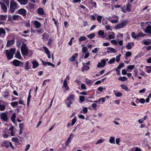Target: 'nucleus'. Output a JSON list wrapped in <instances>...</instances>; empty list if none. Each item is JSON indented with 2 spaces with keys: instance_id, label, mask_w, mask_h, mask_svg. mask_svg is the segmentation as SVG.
Here are the masks:
<instances>
[{
  "instance_id": "1",
  "label": "nucleus",
  "mask_w": 151,
  "mask_h": 151,
  "mask_svg": "<svg viewBox=\"0 0 151 151\" xmlns=\"http://www.w3.org/2000/svg\"><path fill=\"white\" fill-rule=\"evenodd\" d=\"M16 49L15 48H12L10 49V51L7 50H6V53L7 58L9 60L12 59L13 57L14 54L15 53Z\"/></svg>"
},
{
  "instance_id": "2",
  "label": "nucleus",
  "mask_w": 151,
  "mask_h": 151,
  "mask_svg": "<svg viewBox=\"0 0 151 151\" xmlns=\"http://www.w3.org/2000/svg\"><path fill=\"white\" fill-rule=\"evenodd\" d=\"M17 9V4L13 0H11L10 5V11L12 13H13L15 10Z\"/></svg>"
},
{
  "instance_id": "3",
  "label": "nucleus",
  "mask_w": 151,
  "mask_h": 151,
  "mask_svg": "<svg viewBox=\"0 0 151 151\" xmlns=\"http://www.w3.org/2000/svg\"><path fill=\"white\" fill-rule=\"evenodd\" d=\"M21 49L22 55H27L28 53V50L25 44L23 43Z\"/></svg>"
},
{
  "instance_id": "4",
  "label": "nucleus",
  "mask_w": 151,
  "mask_h": 151,
  "mask_svg": "<svg viewBox=\"0 0 151 151\" xmlns=\"http://www.w3.org/2000/svg\"><path fill=\"white\" fill-rule=\"evenodd\" d=\"M13 65L16 66L21 67L23 64V63L17 60H14L13 61Z\"/></svg>"
},
{
  "instance_id": "5",
  "label": "nucleus",
  "mask_w": 151,
  "mask_h": 151,
  "mask_svg": "<svg viewBox=\"0 0 151 151\" xmlns=\"http://www.w3.org/2000/svg\"><path fill=\"white\" fill-rule=\"evenodd\" d=\"M18 13L24 16H25L27 14V11L25 9L23 8L19 9L18 10Z\"/></svg>"
},
{
  "instance_id": "6",
  "label": "nucleus",
  "mask_w": 151,
  "mask_h": 151,
  "mask_svg": "<svg viewBox=\"0 0 151 151\" xmlns=\"http://www.w3.org/2000/svg\"><path fill=\"white\" fill-rule=\"evenodd\" d=\"M0 4L1 5V9L5 13H6L7 12V8L6 5L1 1H0Z\"/></svg>"
},
{
  "instance_id": "7",
  "label": "nucleus",
  "mask_w": 151,
  "mask_h": 151,
  "mask_svg": "<svg viewBox=\"0 0 151 151\" xmlns=\"http://www.w3.org/2000/svg\"><path fill=\"white\" fill-rule=\"evenodd\" d=\"M107 49L108 50L107 51V52L108 54H109L110 53H116L117 52L116 50H115L113 48L108 47Z\"/></svg>"
},
{
  "instance_id": "8",
  "label": "nucleus",
  "mask_w": 151,
  "mask_h": 151,
  "mask_svg": "<svg viewBox=\"0 0 151 151\" xmlns=\"http://www.w3.org/2000/svg\"><path fill=\"white\" fill-rule=\"evenodd\" d=\"M1 117V119L4 121H7L8 119L7 115L5 113H2Z\"/></svg>"
},
{
  "instance_id": "9",
  "label": "nucleus",
  "mask_w": 151,
  "mask_h": 151,
  "mask_svg": "<svg viewBox=\"0 0 151 151\" xmlns=\"http://www.w3.org/2000/svg\"><path fill=\"white\" fill-rule=\"evenodd\" d=\"M134 43L133 42H128L126 46V47L128 50L131 49L134 45Z\"/></svg>"
},
{
  "instance_id": "10",
  "label": "nucleus",
  "mask_w": 151,
  "mask_h": 151,
  "mask_svg": "<svg viewBox=\"0 0 151 151\" xmlns=\"http://www.w3.org/2000/svg\"><path fill=\"white\" fill-rule=\"evenodd\" d=\"M145 32L151 35V26L150 25L147 26L146 27Z\"/></svg>"
},
{
  "instance_id": "11",
  "label": "nucleus",
  "mask_w": 151,
  "mask_h": 151,
  "mask_svg": "<svg viewBox=\"0 0 151 151\" xmlns=\"http://www.w3.org/2000/svg\"><path fill=\"white\" fill-rule=\"evenodd\" d=\"M14 43V40H9L8 41L6 45V46L8 47L12 46Z\"/></svg>"
},
{
  "instance_id": "12",
  "label": "nucleus",
  "mask_w": 151,
  "mask_h": 151,
  "mask_svg": "<svg viewBox=\"0 0 151 151\" xmlns=\"http://www.w3.org/2000/svg\"><path fill=\"white\" fill-rule=\"evenodd\" d=\"M42 61L43 64L45 66H46L47 65H48L50 66H52L53 67H55V65L54 64H52L50 62H45L43 60H42Z\"/></svg>"
},
{
  "instance_id": "13",
  "label": "nucleus",
  "mask_w": 151,
  "mask_h": 151,
  "mask_svg": "<svg viewBox=\"0 0 151 151\" xmlns=\"http://www.w3.org/2000/svg\"><path fill=\"white\" fill-rule=\"evenodd\" d=\"M66 101H67L65 102V104H67V106L68 107H70V105L72 104L73 102L67 98L66 99Z\"/></svg>"
},
{
  "instance_id": "14",
  "label": "nucleus",
  "mask_w": 151,
  "mask_h": 151,
  "mask_svg": "<svg viewBox=\"0 0 151 151\" xmlns=\"http://www.w3.org/2000/svg\"><path fill=\"white\" fill-rule=\"evenodd\" d=\"M1 146L2 147H5L6 148L9 147V145L8 144V142L6 141L3 142L2 144L1 145Z\"/></svg>"
},
{
  "instance_id": "15",
  "label": "nucleus",
  "mask_w": 151,
  "mask_h": 151,
  "mask_svg": "<svg viewBox=\"0 0 151 151\" xmlns=\"http://www.w3.org/2000/svg\"><path fill=\"white\" fill-rule=\"evenodd\" d=\"M67 99L73 102L75 101V95L74 94H70Z\"/></svg>"
},
{
  "instance_id": "16",
  "label": "nucleus",
  "mask_w": 151,
  "mask_h": 151,
  "mask_svg": "<svg viewBox=\"0 0 151 151\" xmlns=\"http://www.w3.org/2000/svg\"><path fill=\"white\" fill-rule=\"evenodd\" d=\"M33 65V68H35L38 66L39 64L38 62L36 60H33L32 62Z\"/></svg>"
},
{
  "instance_id": "17",
  "label": "nucleus",
  "mask_w": 151,
  "mask_h": 151,
  "mask_svg": "<svg viewBox=\"0 0 151 151\" xmlns=\"http://www.w3.org/2000/svg\"><path fill=\"white\" fill-rule=\"evenodd\" d=\"M34 24L36 28H39L41 26L40 23L37 21H35Z\"/></svg>"
},
{
  "instance_id": "18",
  "label": "nucleus",
  "mask_w": 151,
  "mask_h": 151,
  "mask_svg": "<svg viewBox=\"0 0 151 151\" xmlns=\"http://www.w3.org/2000/svg\"><path fill=\"white\" fill-rule=\"evenodd\" d=\"M37 12L40 15H42L44 13L43 10L42 8H39L38 9Z\"/></svg>"
},
{
  "instance_id": "19",
  "label": "nucleus",
  "mask_w": 151,
  "mask_h": 151,
  "mask_svg": "<svg viewBox=\"0 0 151 151\" xmlns=\"http://www.w3.org/2000/svg\"><path fill=\"white\" fill-rule=\"evenodd\" d=\"M16 117V114L15 113H13L12 115L11 119L13 123H14L15 122Z\"/></svg>"
},
{
  "instance_id": "20",
  "label": "nucleus",
  "mask_w": 151,
  "mask_h": 151,
  "mask_svg": "<svg viewBox=\"0 0 151 151\" xmlns=\"http://www.w3.org/2000/svg\"><path fill=\"white\" fill-rule=\"evenodd\" d=\"M68 84L67 81H64L63 83V86L65 88V89L66 90L68 91L69 90V88L67 86Z\"/></svg>"
},
{
  "instance_id": "21",
  "label": "nucleus",
  "mask_w": 151,
  "mask_h": 151,
  "mask_svg": "<svg viewBox=\"0 0 151 151\" xmlns=\"http://www.w3.org/2000/svg\"><path fill=\"white\" fill-rule=\"evenodd\" d=\"M21 4L25 5L28 3L27 0H17Z\"/></svg>"
},
{
  "instance_id": "22",
  "label": "nucleus",
  "mask_w": 151,
  "mask_h": 151,
  "mask_svg": "<svg viewBox=\"0 0 151 151\" xmlns=\"http://www.w3.org/2000/svg\"><path fill=\"white\" fill-rule=\"evenodd\" d=\"M105 98L104 97L101 98L97 100L94 101L93 102L95 103H99L101 102V101L102 100V102H104L105 101Z\"/></svg>"
},
{
  "instance_id": "23",
  "label": "nucleus",
  "mask_w": 151,
  "mask_h": 151,
  "mask_svg": "<svg viewBox=\"0 0 151 151\" xmlns=\"http://www.w3.org/2000/svg\"><path fill=\"white\" fill-rule=\"evenodd\" d=\"M90 68V67L89 66L86 65H84L83 67L82 68L81 70L83 72L85 70H88Z\"/></svg>"
},
{
  "instance_id": "24",
  "label": "nucleus",
  "mask_w": 151,
  "mask_h": 151,
  "mask_svg": "<svg viewBox=\"0 0 151 151\" xmlns=\"http://www.w3.org/2000/svg\"><path fill=\"white\" fill-rule=\"evenodd\" d=\"M31 91V89H30L29 90V95L27 98V106H28L29 105V103L30 102V99L31 97V96L30 94V92Z\"/></svg>"
},
{
  "instance_id": "25",
  "label": "nucleus",
  "mask_w": 151,
  "mask_h": 151,
  "mask_svg": "<svg viewBox=\"0 0 151 151\" xmlns=\"http://www.w3.org/2000/svg\"><path fill=\"white\" fill-rule=\"evenodd\" d=\"M7 18V16L6 15H1L0 16V19L1 20H6Z\"/></svg>"
},
{
  "instance_id": "26",
  "label": "nucleus",
  "mask_w": 151,
  "mask_h": 151,
  "mask_svg": "<svg viewBox=\"0 0 151 151\" xmlns=\"http://www.w3.org/2000/svg\"><path fill=\"white\" fill-rule=\"evenodd\" d=\"M15 57L16 58L19 59H21V56L20 53L19 51H17V52Z\"/></svg>"
},
{
  "instance_id": "27",
  "label": "nucleus",
  "mask_w": 151,
  "mask_h": 151,
  "mask_svg": "<svg viewBox=\"0 0 151 151\" xmlns=\"http://www.w3.org/2000/svg\"><path fill=\"white\" fill-rule=\"evenodd\" d=\"M146 71L148 73H150L151 72V65L149 66H146Z\"/></svg>"
},
{
  "instance_id": "28",
  "label": "nucleus",
  "mask_w": 151,
  "mask_h": 151,
  "mask_svg": "<svg viewBox=\"0 0 151 151\" xmlns=\"http://www.w3.org/2000/svg\"><path fill=\"white\" fill-rule=\"evenodd\" d=\"M131 4L130 3H128L126 5V10L128 12H129L130 11V7Z\"/></svg>"
},
{
  "instance_id": "29",
  "label": "nucleus",
  "mask_w": 151,
  "mask_h": 151,
  "mask_svg": "<svg viewBox=\"0 0 151 151\" xmlns=\"http://www.w3.org/2000/svg\"><path fill=\"white\" fill-rule=\"evenodd\" d=\"M147 119V116H144L143 118L139 119L138 120V122L140 123H142L144 121L146 120Z\"/></svg>"
},
{
  "instance_id": "30",
  "label": "nucleus",
  "mask_w": 151,
  "mask_h": 151,
  "mask_svg": "<svg viewBox=\"0 0 151 151\" xmlns=\"http://www.w3.org/2000/svg\"><path fill=\"white\" fill-rule=\"evenodd\" d=\"M118 79L122 81H125L127 80V78L124 76L123 77H120Z\"/></svg>"
},
{
  "instance_id": "31",
  "label": "nucleus",
  "mask_w": 151,
  "mask_h": 151,
  "mask_svg": "<svg viewBox=\"0 0 151 151\" xmlns=\"http://www.w3.org/2000/svg\"><path fill=\"white\" fill-rule=\"evenodd\" d=\"M86 40V37L82 36L80 37L78 39L79 42H81L83 41H85Z\"/></svg>"
},
{
  "instance_id": "32",
  "label": "nucleus",
  "mask_w": 151,
  "mask_h": 151,
  "mask_svg": "<svg viewBox=\"0 0 151 151\" xmlns=\"http://www.w3.org/2000/svg\"><path fill=\"white\" fill-rule=\"evenodd\" d=\"M95 35L94 33H92L87 35V36L89 39H92L95 37Z\"/></svg>"
},
{
  "instance_id": "33",
  "label": "nucleus",
  "mask_w": 151,
  "mask_h": 151,
  "mask_svg": "<svg viewBox=\"0 0 151 151\" xmlns=\"http://www.w3.org/2000/svg\"><path fill=\"white\" fill-rule=\"evenodd\" d=\"M70 141H71L70 137H69L68 139L65 142V145L66 146H68L69 145V143L70 142Z\"/></svg>"
},
{
  "instance_id": "34",
  "label": "nucleus",
  "mask_w": 151,
  "mask_h": 151,
  "mask_svg": "<svg viewBox=\"0 0 151 151\" xmlns=\"http://www.w3.org/2000/svg\"><path fill=\"white\" fill-rule=\"evenodd\" d=\"M6 34V32L4 29L2 28H0V35L2 34L5 35Z\"/></svg>"
},
{
  "instance_id": "35",
  "label": "nucleus",
  "mask_w": 151,
  "mask_h": 151,
  "mask_svg": "<svg viewBox=\"0 0 151 151\" xmlns=\"http://www.w3.org/2000/svg\"><path fill=\"white\" fill-rule=\"evenodd\" d=\"M85 82L88 85H90L92 83L91 80L88 79H86Z\"/></svg>"
},
{
  "instance_id": "36",
  "label": "nucleus",
  "mask_w": 151,
  "mask_h": 151,
  "mask_svg": "<svg viewBox=\"0 0 151 151\" xmlns=\"http://www.w3.org/2000/svg\"><path fill=\"white\" fill-rule=\"evenodd\" d=\"M114 140V138L113 137H111L109 139V142L110 143L114 144L115 143Z\"/></svg>"
},
{
  "instance_id": "37",
  "label": "nucleus",
  "mask_w": 151,
  "mask_h": 151,
  "mask_svg": "<svg viewBox=\"0 0 151 151\" xmlns=\"http://www.w3.org/2000/svg\"><path fill=\"white\" fill-rule=\"evenodd\" d=\"M85 97L83 96H79V100L81 103L83 102L85 100Z\"/></svg>"
},
{
  "instance_id": "38",
  "label": "nucleus",
  "mask_w": 151,
  "mask_h": 151,
  "mask_svg": "<svg viewBox=\"0 0 151 151\" xmlns=\"http://www.w3.org/2000/svg\"><path fill=\"white\" fill-rule=\"evenodd\" d=\"M77 117L76 116H75L74 118L72 120L71 125L73 126L76 122V121Z\"/></svg>"
},
{
  "instance_id": "39",
  "label": "nucleus",
  "mask_w": 151,
  "mask_h": 151,
  "mask_svg": "<svg viewBox=\"0 0 151 151\" xmlns=\"http://www.w3.org/2000/svg\"><path fill=\"white\" fill-rule=\"evenodd\" d=\"M43 48L45 50V52L46 54H48V53H50V51L48 50V49L45 46H44L43 47Z\"/></svg>"
},
{
  "instance_id": "40",
  "label": "nucleus",
  "mask_w": 151,
  "mask_h": 151,
  "mask_svg": "<svg viewBox=\"0 0 151 151\" xmlns=\"http://www.w3.org/2000/svg\"><path fill=\"white\" fill-rule=\"evenodd\" d=\"M150 41H145L143 43L145 45H148L151 44V40H149Z\"/></svg>"
},
{
  "instance_id": "41",
  "label": "nucleus",
  "mask_w": 151,
  "mask_h": 151,
  "mask_svg": "<svg viewBox=\"0 0 151 151\" xmlns=\"http://www.w3.org/2000/svg\"><path fill=\"white\" fill-rule=\"evenodd\" d=\"M121 88L122 89L125 90L126 91H128V88L127 86L122 84L121 85Z\"/></svg>"
},
{
  "instance_id": "42",
  "label": "nucleus",
  "mask_w": 151,
  "mask_h": 151,
  "mask_svg": "<svg viewBox=\"0 0 151 151\" xmlns=\"http://www.w3.org/2000/svg\"><path fill=\"white\" fill-rule=\"evenodd\" d=\"M124 63H121L119 64V65L116 68L120 69L124 66Z\"/></svg>"
},
{
  "instance_id": "43",
  "label": "nucleus",
  "mask_w": 151,
  "mask_h": 151,
  "mask_svg": "<svg viewBox=\"0 0 151 151\" xmlns=\"http://www.w3.org/2000/svg\"><path fill=\"white\" fill-rule=\"evenodd\" d=\"M9 96V93L7 91H5L4 92V94L3 95V96L4 98H6Z\"/></svg>"
},
{
  "instance_id": "44",
  "label": "nucleus",
  "mask_w": 151,
  "mask_h": 151,
  "mask_svg": "<svg viewBox=\"0 0 151 151\" xmlns=\"http://www.w3.org/2000/svg\"><path fill=\"white\" fill-rule=\"evenodd\" d=\"M18 102L17 101L11 102V105L13 107L15 106H17L18 105Z\"/></svg>"
},
{
  "instance_id": "45",
  "label": "nucleus",
  "mask_w": 151,
  "mask_h": 151,
  "mask_svg": "<svg viewBox=\"0 0 151 151\" xmlns=\"http://www.w3.org/2000/svg\"><path fill=\"white\" fill-rule=\"evenodd\" d=\"M29 64V62L28 61L26 62L25 64V68L26 70H28L29 69L28 65Z\"/></svg>"
},
{
  "instance_id": "46",
  "label": "nucleus",
  "mask_w": 151,
  "mask_h": 151,
  "mask_svg": "<svg viewBox=\"0 0 151 151\" xmlns=\"http://www.w3.org/2000/svg\"><path fill=\"white\" fill-rule=\"evenodd\" d=\"M102 17L101 16H98L97 18V20L100 23H101V21L102 19Z\"/></svg>"
},
{
  "instance_id": "47",
  "label": "nucleus",
  "mask_w": 151,
  "mask_h": 151,
  "mask_svg": "<svg viewBox=\"0 0 151 151\" xmlns=\"http://www.w3.org/2000/svg\"><path fill=\"white\" fill-rule=\"evenodd\" d=\"M21 41L20 40H18V41H17V43H16V45H17V46L18 47H20L21 45Z\"/></svg>"
},
{
  "instance_id": "48",
  "label": "nucleus",
  "mask_w": 151,
  "mask_h": 151,
  "mask_svg": "<svg viewBox=\"0 0 151 151\" xmlns=\"http://www.w3.org/2000/svg\"><path fill=\"white\" fill-rule=\"evenodd\" d=\"M82 51L83 53H86L87 51V47L85 46H83L82 47Z\"/></svg>"
},
{
  "instance_id": "49",
  "label": "nucleus",
  "mask_w": 151,
  "mask_h": 151,
  "mask_svg": "<svg viewBox=\"0 0 151 151\" xmlns=\"http://www.w3.org/2000/svg\"><path fill=\"white\" fill-rule=\"evenodd\" d=\"M132 36L134 39H137L138 38L137 35H135V34L134 32H133L132 34Z\"/></svg>"
},
{
  "instance_id": "50",
  "label": "nucleus",
  "mask_w": 151,
  "mask_h": 151,
  "mask_svg": "<svg viewBox=\"0 0 151 151\" xmlns=\"http://www.w3.org/2000/svg\"><path fill=\"white\" fill-rule=\"evenodd\" d=\"M5 108V106L4 105H0V110L1 111H3Z\"/></svg>"
},
{
  "instance_id": "51",
  "label": "nucleus",
  "mask_w": 151,
  "mask_h": 151,
  "mask_svg": "<svg viewBox=\"0 0 151 151\" xmlns=\"http://www.w3.org/2000/svg\"><path fill=\"white\" fill-rule=\"evenodd\" d=\"M104 141V139H100L98 140L96 142V144L97 145L101 143H103Z\"/></svg>"
},
{
  "instance_id": "52",
  "label": "nucleus",
  "mask_w": 151,
  "mask_h": 151,
  "mask_svg": "<svg viewBox=\"0 0 151 151\" xmlns=\"http://www.w3.org/2000/svg\"><path fill=\"white\" fill-rule=\"evenodd\" d=\"M121 56V55L119 54L118 55H117L116 58V62L118 63L119 62L120 60V57Z\"/></svg>"
},
{
  "instance_id": "53",
  "label": "nucleus",
  "mask_w": 151,
  "mask_h": 151,
  "mask_svg": "<svg viewBox=\"0 0 151 151\" xmlns=\"http://www.w3.org/2000/svg\"><path fill=\"white\" fill-rule=\"evenodd\" d=\"M145 35L142 32H140L137 35L138 38L139 37H144Z\"/></svg>"
},
{
  "instance_id": "54",
  "label": "nucleus",
  "mask_w": 151,
  "mask_h": 151,
  "mask_svg": "<svg viewBox=\"0 0 151 151\" xmlns=\"http://www.w3.org/2000/svg\"><path fill=\"white\" fill-rule=\"evenodd\" d=\"M99 35L101 36H103L104 35V32L102 30H100L98 32Z\"/></svg>"
},
{
  "instance_id": "55",
  "label": "nucleus",
  "mask_w": 151,
  "mask_h": 151,
  "mask_svg": "<svg viewBox=\"0 0 151 151\" xmlns=\"http://www.w3.org/2000/svg\"><path fill=\"white\" fill-rule=\"evenodd\" d=\"M123 27V26H122V24H121V23L118 24L117 25H116L115 27V28L117 29H118L119 28H121Z\"/></svg>"
},
{
  "instance_id": "56",
  "label": "nucleus",
  "mask_w": 151,
  "mask_h": 151,
  "mask_svg": "<svg viewBox=\"0 0 151 151\" xmlns=\"http://www.w3.org/2000/svg\"><path fill=\"white\" fill-rule=\"evenodd\" d=\"M132 54V53L131 52L129 51H128L126 52L125 55L126 57H128L130 56Z\"/></svg>"
},
{
  "instance_id": "57",
  "label": "nucleus",
  "mask_w": 151,
  "mask_h": 151,
  "mask_svg": "<svg viewBox=\"0 0 151 151\" xmlns=\"http://www.w3.org/2000/svg\"><path fill=\"white\" fill-rule=\"evenodd\" d=\"M19 18V16L17 15H14L12 17V19L14 20H17Z\"/></svg>"
},
{
  "instance_id": "58",
  "label": "nucleus",
  "mask_w": 151,
  "mask_h": 151,
  "mask_svg": "<svg viewBox=\"0 0 151 151\" xmlns=\"http://www.w3.org/2000/svg\"><path fill=\"white\" fill-rule=\"evenodd\" d=\"M101 63L102 64V65L103 67H104V66L105 65L106 61L104 59H103L101 61Z\"/></svg>"
},
{
  "instance_id": "59",
  "label": "nucleus",
  "mask_w": 151,
  "mask_h": 151,
  "mask_svg": "<svg viewBox=\"0 0 151 151\" xmlns=\"http://www.w3.org/2000/svg\"><path fill=\"white\" fill-rule=\"evenodd\" d=\"M12 140L15 142H18V139L17 137H13L12 139Z\"/></svg>"
},
{
  "instance_id": "60",
  "label": "nucleus",
  "mask_w": 151,
  "mask_h": 151,
  "mask_svg": "<svg viewBox=\"0 0 151 151\" xmlns=\"http://www.w3.org/2000/svg\"><path fill=\"white\" fill-rule=\"evenodd\" d=\"M83 111V113L86 114L87 112L88 108L87 107H84L82 110Z\"/></svg>"
},
{
  "instance_id": "61",
  "label": "nucleus",
  "mask_w": 151,
  "mask_h": 151,
  "mask_svg": "<svg viewBox=\"0 0 151 151\" xmlns=\"http://www.w3.org/2000/svg\"><path fill=\"white\" fill-rule=\"evenodd\" d=\"M53 40V39H51V38H50L49 39L48 42L47 43V45H50L52 44V42Z\"/></svg>"
},
{
  "instance_id": "62",
  "label": "nucleus",
  "mask_w": 151,
  "mask_h": 151,
  "mask_svg": "<svg viewBox=\"0 0 151 151\" xmlns=\"http://www.w3.org/2000/svg\"><path fill=\"white\" fill-rule=\"evenodd\" d=\"M115 96L117 97H120L122 96V93L121 92H119L115 93Z\"/></svg>"
},
{
  "instance_id": "63",
  "label": "nucleus",
  "mask_w": 151,
  "mask_h": 151,
  "mask_svg": "<svg viewBox=\"0 0 151 151\" xmlns=\"http://www.w3.org/2000/svg\"><path fill=\"white\" fill-rule=\"evenodd\" d=\"M115 61V58H113L111 59L109 62V63L110 64H112L114 63Z\"/></svg>"
},
{
  "instance_id": "64",
  "label": "nucleus",
  "mask_w": 151,
  "mask_h": 151,
  "mask_svg": "<svg viewBox=\"0 0 151 151\" xmlns=\"http://www.w3.org/2000/svg\"><path fill=\"white\" fill-rule=\"evenodd\" d=\"M98 91H102L103 90H105L106 89L103 88L102 87L100 86L98 88Z\"/></svg>"
}]
</instances>
